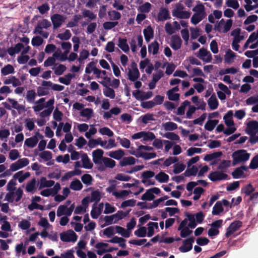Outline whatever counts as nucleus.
Masks as SVG:
<instances>
[{"mask_svg": "<svg viewBox=\"0 0 258 258\" xmlns=\"http://www.w3.org/2000/svg\"><path fill=\"white\" fill-rule=\"evenodd\" d=\"M136 162V159L134 157L132 156L126 157L120 160L119 165L121 167H124L134 165Z\"/></svg>", "mask_w": 258, "mask_h": 258, "instance_id": "obj_40", "label": "nucleus"}, {"mask_svg": "<svg viewBox=\"0 0 258 258\" xmlns=\"http://www.w3.org/2000/svg\"><path fill=\"white\" fill-rule=\"evenodd\" d=\"M222 155L221 152H216L211 154H206L204 160L210 162V165L214 166L218 164L221 161V157Z\"/></svg>", "mask_w": 258, "mask_h": 258, "instance_id": "obj_12", "label": "nucleus"}, {"mask_svg": "<svg viewBox=\"0 0 258 258\" xmlns=\"http://www.w3.org/2000/svg\"><path fill=\"white\" fill-rule=\"evenodd\" d=\"M182 40L179 36L173 35L171 37L170 45L173 49L178 50L180 48Z\"/></svg>", "mask_w": 258, "mask_h": 258, "instance_id": "obj_34", "label": "nucleus"}, {"mask_svg": "<svg viewBox=\"0 0 258 258\" xmlns=\"http://www.w3.org/2000/svg\"><path fill=\"white\" fill-rule=\"evenodd\" d=\"M154 176L155 179L160 183H166L169 179V175L163 171L160 172Z\"/></svg>", "mask_w": 258, "mask_h": 258, "instance_id": "obj_48", "label": "nucleus"}, {"mask_svg": "<svg viewBox=\"0 0 258 258\" xmlns=\"http://www.w3.org/2000/svg\"><path fill=\"white\" fill-rule=\"evenodd\" d=\"M205 190L201 187H197L194 189L193 191L192 192V194L194 195L192 199L195 201L198 200L202 194L204 193Z\"/></svg>", "mask_w": 258, "mask_h": 258, "instance_id": "obj_62", "label": "nucleus"}, {"mask_svg": "<svg viewBox=\"0 0 258 258\" xmlns=\"http://www.w3.org/2000/svg\"><path fill=\"white\" fill-rule=\"evenodd\" d=\"M43 138V136L37 132L34 136L26 139L24 144L29 148H33L36 146L39 141V139H42Z\"/></svg>", "mask_w": 258, "mask_h": 258, "instance_id": "obj_18", "label": "nucleus"}, {"mask_svg": "<svg viewBox=\"0 0 258 258\" xmlns=\"http://www.w3.org/2000/svg\"><path fill=\"white\" fill-rule=\"evenodd\" d=\"M15 73V69L11 64H7L1 69V73L4 76H7Z\"/></svg>", "mask_w": 258, "mask_h": 258, "instance_id": "obj_56", "label": "nucleus"}, {"mask_svg": "<svg viewBox=\"0 0 258 258\" xmlns=\"http://www.w3.org/2000/svg\"><path fill=\"white\" fill-rule=\"evenodd\" d=\"M102 164L106 168H113L116 165V162L114 160L108 157H104L102 161Z\"/></svg>", "mask_w": 258, "mask_h": 258, "instance_id": "obj_58", "label": "nucleus"}, {"mask_svg": "<svg viewBox=\"0 0 258 258\" xmlns=\"http://www.w3.org/2000/svg\"><path fill=\"white\" fill-rule=\"evenodd\" d=\"M131 154L138 157H142L145 160H149L151 159L154 158L156 157V153L155 152L152 153H145L141 152L140 154L136 153L135 152H131Z\"/></svg>", "mask_w": 258, "mask_h": 258, "instance_id": "obj_44", "label": "nucleus"}, {"mask_svg": "<svg viewBox=\"0 0 258 258\" xmlns=\"http://www.w3.org/2000/svg\"><path fill=\"white\" fill-rule=\"evenodd\" d=\"M10 135V130L5 127L0 128V140L6 142Z\"/></svg>", "mask_w": 258, "mask_h": 258, "instance_id": "obj_61", "label": "nucleus"}, {"mask_svg": "<svg viewBox=\"0 0 258 258\" xmlns=\"http://www.w3.org/2000/svg\"><path fill=\"white\" fill-rule=\"evenodd\" d=\"M204 217L205 215L202 212L189 215L188 216V220L189 221L188 226L191 228H195L197 225L196 222L201 223L203 221Z\"/></svg>", "mask_w": 258, "mask_h": 258, "instance_id": "obj_16", "label": "nucleus"}, {"mask_svg": "<svg viewBox=\"0 0 258 258\" xmlns=\"http://www.w3.org/2000/svg\"><path fill=\"white\" fill-rule=\"evenodd\" d=\"M98 145L105 150H110L117 146L115 141L113 139H109L108 141H106L99 137L97 139H90L88 143V146L91 148H94Z\"/></svg>", "mask_w": 258, "mask_h": 258, "instance_id": "obj_2", "label": "nucleus"}, {"mask_svg": "<svg viewBox=\"0 0 258 258\" xmlns=\"http://www.w3.org/2000/svg\"><path fill=\"white\" fill-rule=\"evenodd\" d=\"M29 164V160L26 158L19 159L17 161L13 163L10 166V170L12 172L16 171L24 168Z\"/></svg>", "mask_w": 258, "mask_h": 258, "instance_id": "obj_14", "label": "nucleus"}, {"mask_svg": "<svg viewBox=\"0 0 258 258\" xmlns=\"http://www.w3.org/2000/svg\"><path fill=\"white\" fill-rule=\"evenodd\" d=\"M81 158L82 163V167L88 169H91L93 167V164L89 158L87 154H81Z\"/></svg>", "mask_w": 258, "mask_h": 258, "instance_id": "obj_37", "label": "nucleus"}, {"mask_svg": "<svg viewBox=\"0 0 258 258\" xmlns=\"http://www.w3.org/2000/svg\"><path fill=\"white\" fill-rule=\"evenodd\" d=\"M66 17L55 14L51 16V20L53 24L54 29H56L61 27L62 24L65 22L66 20Z\"/></svg>", "mask_w": 258, "mask_h": 258, "instance_id": "obj_19", "label": "nucleus"}, {"mask_svg": "<svg viewBox=\"0 0 258 258\" xmlns=\"http://www.w3.org/2000/svg\"><path fill=\"white\" fill-rule=\"evenodd\" d=\"M104 207V204L100 203L99 204L97 207L94 208L91 212V217L93 219H96L101 213V210Z\"/></svg>", "mask_w": 258, "mask_h": 258, "instance_id": "obj_52", "label": "nucleus"}, {"mask_svg": "<svg viewBox=\"0 0 258 258\" xmlns=\"http://www.w3.org/2000/svg\"><path fill=\"white\" fill-rule=\"evenodd\" d=\"M197 56L205 62H210L212 57L211 53L207 49L202 48L197 53Z\"/></svg>", "mask_w": 258, "mask_h": 258, "instance_id": "obj_22", "label": "nucleus"}, {"mask_svg": "<svg viewBox=\"0 0 258 258\" xmlns=\"http://www.w3.org/2000/svg\"><path fill=\"white\" fill-rule=\"evenodd\" d=\"M77 235L72 230L62 232L60 235V238L64 242H75L77 240Z\"/></svg>", "mask_w": 258, "mask_h": 258, "instance_id": "obj_17", "label": "nucleus"}, {"mask_svg": "<svg viewBox=\"0 0 258 258\" xmlns=\"http://www.w3.org/2000/svg\"><path fill=\"white\" fill-rule=\"evenodd\" d=\"M118 46L124 52L129 51L130 47L125 38H119L118 40Z\"/></svg>", "mask_w": 258, "mask_h": 258, "instance_id": "obj_51", "label": "nucleus"}, {"mask_svg": "<svg viewBox=\"0 0 258 258\" xmlns=\"http://www.w3.org/2000/svg\"><path fill=\"white\" fill-rule=\"evenodd\" d=\"M55 185L53 180H47L45 177H41L39 181V188L41 189L45 187H51Z\"/></svg>", "mask_w": 258, "mask_h": 258, "instance_id": "obj_38", "label": "nucleus"}, {"mask_svg": "<svg viewBox=\"0 0 258 258\" xmlns=\"http://www.w3.org/2000/svg\"><path fill=\"white\" fill-rule=\"evenodd\" d=\"M208 104L211 110H215L218 108L219 102L215 95H213L209 98Z\"/></svg>", "mask_w": 258, "mask_h": 258, "instance_id": "obj_47", "label": "nucleus"}, {"mask_svg": "<svg viewBox=\"0 0 258 258\" xmlns=\"http://www.w3.org/2000/svg\"><path fill=\"white\" fill-rule=\"evenodd\" d=\"M115 233H118L124 237H129L130 236V231L119 226H115Z\"/></svg>", "mask_w": 258, "mask_h": 258, "instance_id": "obj_59", "label": "nucleus"}, {"mask_svg": "<svg viewBox=\"0 0 258 258\" xmlns=\"http://www.w3.org/2000/svg\"><path fill=\"white\" fill-rule=\"evenodd\" d=\"M233 164L236 165L248 161L250 158V154L244 150H238L232 154Z\"/></svg>", "mask_w": 258, "mask_h": 258, "instance_id": "obj_5", "label": "nucleus"}, {"mask_svg": "<svg viewBox=\"0 0 258 258\" xmlns=\"http://www.w3.org/2000/svg\"><path fill=\"white\" fill-rule=\"evenodd\" d=\"M104 151L101 149H97L94 150L92 153L93 161L95 164H101L103 157Z\"/></svg>", "mask_w": 258, "mask_h": 258, "instance_id": "obj_25", "label": "nucleus"}, {"mask_svg": "<svg viewBox=\"0 0 258 258\" xmlns=\"http://www.w3.org/2000/svg\"><path fill=\"white\" fill-rule=\"evenodd\" d=\"M140 69L142 72H145L147 74H151L153 70L154 67L152 63L148 59H145L140 62Z\"/></svg>", "mask_w": 258, "mask_h": 258, "instance_id": "obj_23", "label": "nucleus"}, {"mask_svg": "<svg viewBox=\"0 0 258 258\" xmlns=\"http://www.w3.org/2000/svg\"><path fill=\"white\" fill-rule=\"evenodd\" d=\"M227 176L226 174L219 171L213 172L208 176L209 179L213 181L226 179Z\"/></svg>", "mask_w": 258, "mask_h": 258, "instance_id": "obj_28", "label": "nucleus"}, {"mask_svg": "<svg viewBox=\"0 0 258 258\" xmlns=\"http://www.w3.org/2000/svg\"><path fill=\"white\" fill-rule=\"evenodd\" d=\"M23 47H24V45L19 43L16 44L14 47L10 48L8 50V52L10 55L13 56L16 53H19Z\"/></svg>", "mask_w": 258, "mask_h": 258, "instance_id": "obj_55", "label": "nucleus"}, {"mask_svg": "<svg viewBox=\"0 0 258 258\" xmlns=\"http://www.w3.org/2000/svg\"><path fill=\"white\" fill-rule=\"evenodd\" d=\"M234 115L232 110H229L224 116L223 119L227 128L224 131L225 134L229 135L233 134L236 130V127L233 120Z\"/></svg>", "mask_w": 258, "mask_h": 258, "instance_id": "obj_4", "label": "nucleus"}, {"mask_svg": "<svg viewBox=\"0 0 258 258\" xmlns=\"http://www.w3.org/2000/svg\"><path fill=\"white\" fill-rule=\"evenodd\" d=\"M90 202V198L86 197L82 201V204L78 206L74 211L75 214H82L86 211L88 204Z\"/></svg>", "mask_w": 258, "mask_h": 258, "instance_id": "obj_26", "label": "nucleus"}, {"mask_svg": "<svg viewBox=\"0 0 258 258\" xmlns=\"http://www.w3.org/2000/svg\"><path fill=\"white\" fill-rule=\"evenodd\" d=\"M255 49L258 48V40L256 37L255 33H252L247 40L246 42L243 46L244 49Z\"/></svg>", "mask_w": 258, "mask_h": 258, "instance_id": "obj_20", "label": "nucleus"}, {"mask_svg": "<svg viewBox=\"0 0 258 258\" xmlns=\"http://www.w3.org/2000/svg\"><path fill=\"white\" fill-rule=\"evenodd\" d=\"M247 105H253L252 111L254 112H258V95L249 97L245 101Z\"/></svg>", "mask_w": 258, "mask_h": 258, "instance_id": "obj_31", "label": "nucleus"}, {"mask_svg": "<svg viewBox=\"0 0 258 258\" xmlns=\"http://www.w3.org/2000/svg\"><path fill=\"white\" fill-rule=\"evenodd\" d=\"M151 5L148 2H146L143 5L140 6L138 8V10L140 13H149L151 9Z\"/></svg>", "mask_w": 258, "mask_h": 258, "instance_id": "obj_63", "label": "nucleus"}, {"mask_svg": "<svg viewBox=\"0 0 258 258\" xmlns=\"http://www.w3.org/2000/svg\"><path fill=\"white\" fill-rule=\"evenodd\" d=\"M178 86H176L167 92V96L170 100L178 101L179 99V94L177 93L179 91Z\"/></svg>", "mask_w": 258, "mask_h": 258, "instance_id": "obj_33", "label": "nucleus"}, {"mask_svg": "<svg viewBox=\"0 0 258 258\" xmlns=\"http://www.w3.org/2000/svg\"><path fill=\"white\" fill-rule=\"evenodd\" d=\"M67 52L62 53L60 49H57L53 53V55L56 60L64 61L68 58Z\"/></svg>", "mask_w": 258, "mask_h": 258, "instance_id": "obj_50", "label": "nucleus"}, {"mask_svg": "<svg viewBox=\"0 0 258 258\" xmlns=\"http://www.w3.org/2000/svg\"><path fill=\"white\" fill-rule=\"evenodd\" d=\"M127 75L131 81H135L139 78L140 74L135 62H133L128 68Z\"/></svg>", "mask_w": 258, "mask_h": 258, "instance_id": "obj_15", "label": "nucleus"}, {"mask_svg": "<svg viewBox=\"0 0 258 258\" xmlns=\"http://www.w3.org/2000/svg\"><path fill=\"white\" fill-rule=\"evenodd\" d=\"M51 26L50 22L46 19H43L39 21L38 23L37 26L35 27L34 32L35 33H41V30L43 29H47Z\"/></svg>", "mask_w": 258, "mask_h": 258, "instance_id": "obj_32", "label": "nucleus"}, {"mask_svg": "<svg viewBox=\"0 0 258 258\" xmlns=\"http://www.w3.org/2000/svg\"><path fill=\"white\" fill-rule=\"evenodd\" d=\"M242 226V222L240 221H235L232 222L227 228L225 236L229 237L234 232L237 231Z\"/></svg>", "mask_w": 258, "mask_h": 258, "instance_id": "obj_24", "label": "nucleus"}, {"mask_svg": "<svg viewBox=\"0 0 258 258\" xmlns=\"http://www.w3.org/2000/svg\"><path fill=\"white\" fill-rule=\"evenodd\" d=\"M7 101L11 104L12 108L16 109L19 113L20 114L25 112L26 109L25 106L22 104H20L16 100L8 98Z\"/></svg>", "mask_w": 258, "mask_h": 258, "instance_id": "obj_30", "label": "nucleus"}, {"mask_svg": "<svg viewBox=\"0 0 258 258\" xmlns=\"http://www.w3.org/2000/svg\"><path fill=\"white\" fill-rule=\"evenodd\" d=\"M194 242L193 238H188L183 241V245L179 247V250L182 252L189 251L192 249V243Z\"/></svg>", "mask_w": 258, "mask_h": 258, "instance_id": "obj_35", "label": "nucleus"}, {"mask_svg": "<svg viewBox=\"0 0 258 258\" xmlns=\"http://www.w3.org/2000/svg\"><path fill=\"white\" fill-rule=\"evenodd\" d=\"M60 188V184L57 182L53 187L42 190L40 192V195L44 197L54 196L58 193Z\"/></svg>", "mask_w": 258, "mask_h": 258, "instance_id": "obj_21", "label": "nucleus"}, {"mask_svg": "<svg viewBox=\"0 0 258 258\" xmlns=\"http://www.w3.org/2000/svg\"><path fill=\"white\" fill-rule=\"evenodd\" d=\"M4 83L5 85L12 84L13 86L15 87L20 86L22 84L21 81L15 76H11L7 78L5 80Z\"/></svg>", "mask_w": 258, "mask_h": 258, "instance_id": "obj_42", "label": "nucleus"}, {"mask_svg": "<svg viewBox=\"0 0 258 258\" xmlns=\"http://www.w3.org/2000/svg\"><path fill=\"white\" fill-rule=\"evenodd\" d=\"M155 173L152 171H145L141 174L142 182L146 186L153 185L155 184V180L153 178Z\"/></svg>", "mask_w": 258, "mask_h": 258, "instance_id": "obj_10", "label": "nucleus"}, {"mask_svg": "<svg viewBox=\"0 0 258 258\" xmlns=\"http://www.w3.org/2000/svg\"><path fill=\"white\" fill-rule=\"evenodd\" d=\"M80 114L82 117H85L87 119H89L93 116L94 111L91 108H84L80 112Z\"/></svg>", "mask_w": 258, "mask_h": 258, "instance_id": "obj_54", "label": "nucleus"}, {"mask_svg": "<svg viewBox=\"0 0 258 258\" xmlns=\"http://www.w3.org/2000/svg\"><path fill=\"white\" fill-rule=\"evenodd\" d=\"M188 227V226H187V220H184L181 222L178 228V230L180 231L181 237H186L191 234V231L189 229Z\"/></svg>", "mask_w": 258, "mask_h": 258, "instance_id": "obj_27", "label": "nucleus"}, {"mask_svg": "<svg viewBox=\"0 0 258 258\" xmlns=\"http://www.w3.org/2000/svg\"><path fill=\"white\" fill-rule=\"evenodd\" d=\"M156 138L155 135L151 132L141 131L133 134L131 136L132 140L141 139L144 143L151 142Z\"/></svg>", "mask_w": 258, "mask_h": 258, "instance_id": "obj_7", "label": "nucleus"}, {"mask_svg": "<svg viewBox=\"0 0 258 258\" xmlns=\"http://www.w3.org/2000/svg\"><path fill=\"white\" fill-rule=\"evenodd\" d=\"M232 25V21L231 19L225 20L222 19L216 24L215 29L220 32L225 33L230 29Z\"/></svg>", "mask_w": 258, "mask_h": 258, "instance_id": "obj_11", "label": "nucleus"}, {"mask_svg": "<svg viewBox=\"0 0 258 258\" xmlns=\"http://www.w3.org/2000/svg\"><path fill=\"white\" fill-rule=\"evenodd\" d=\"M30 176V173L29 172L21 170L16 173L13 176V178L15 180H18L20 183H22Z\"/></svg>", "mask_w": 258, "mask_h": 258, "instance_id": "obj_36", "label": "nucleus"}, {"mask_svg": "<svg viewBox=\"0 0 258 258\" xmlns=\"http://www.w3.org/2000/svg\"><path fill=\"white\" fill-rule=\"evenodd\" d=\"M183 5L180 3H178L175 5L172 13L173 17L179 19H188L190 16V12L184 11Z\"/></svg>", "mask_w": 258, "mask_h": 258, "instance_id": "obj_6", "label": "nucleus"}, {"mask_svg": "<svg viewBox=\"0 0 258 258\" xmlns=\"http://www.w3.org/2000/svg\"><path fill=\"white\" fill-rule=\"evenodd\" d=\"M23 190L21 188H18L15 191H10L5 196V200L10 203L18 202L22 197Z\"/></svg>", "mask_w": 258, "mask_h": 258, "instance_id": "obj_9", "label": "nucleus"}, {"mask_svg": "<svg viewBox=\"0 0 258 258\" xmlns=\"http://www.w3.org/2000/svg\"><path fill=\"white\" fill-rule=\"evenodd\" d=\"M15 250L16 256L18 257H19L21 254H25L26 253L25 246L22 242L16 246Z\"/></svg>", "mask_w": 258, "mask_h": 258, "instance_id": "obj_64", "label": "nucleus"}, {"mask_svg": "<svg viewBox=\"0 0 258 258\" xmlns=\"http://www.w3.org/2000/svg\"><path fill=\"white\" fill-rule=\"evenodd\" d=\"M31 226V219H22L18 223V227L22 230H28Z\"/></svg>", "mask_w": 258, "mask_h": 258, "instance_id": "obj_43", "label": "nucleus"}, {"mask_svg": "<svg viewBox=\"0 0 258 258\" xmlns=\"http://www.w3.org/2000/svg\"><path fill=\"white\" fill-rule=\"evenodd\" d=\"M99 83L106 87L103 90L104 95L111 99H114L115 97L114 90L110 87H107V83L105 81H99Z\"/></svg>", "mask_w": 258, "mask_h": 258, "instance_id": "obj_29", "label": "nucleus"}, {"mask_svg": "<svg viewBox=\"0 0 258 258\" xmlns=\"http://www.w3.org/2000/svg\"><path fill=\"white\" fill-rule=\"evenodd\" d=\"M169 12L167 9L162 8L158 15V19L159 21H165L169 18Z\"/></svg>", "mask_w": 258, "mask_h": 258, "instance_id": "obj_49", "label": "nucleus"}, {"mask_svg": "<svg viewBox=\"0 0 258 258\" xmlns=\"http://www.w3.org/2000/svg\"><path fill=\"white\" fill-rule=\"evenodd\" d=\"M109 157L116 160H121L124 156L125 153L123 150L118 149L115 151H112L107 153Z\"/></svg>", "mask_w": 258, "mask_h": 258, "instance_id": "obj_39", "label": "nucleus"}, {"mask_svg": "<svg viewBox=\"0 0 258 258\" xmlns=\"http://www.w3.org/2000/svg\"><path fill=\"white\" fill-rule=\"evenodd\" d=\"M236 57V54L230 49H228L224 55L225 62L231 64L234 62Z\"/></svg>", "mask_w": 258, "mask_h": 258, "instance_id": "obj_46", "label": "nucleus"}, {"mask_svg": "<svg viewBox=\"0 0 258 258\" xmlns=\"http://www.w3.org/2000/svg\"><path fill=\"white\" fill-rule=\"evenodd\" d=\"M54 98L50 99L46 103L45 102V99L41 98L34 102L32 108L35 112L37 113L46 108L45 109L38 114L39 117L44 118L49 116L52 113L54 108Z\"/></svg>", "mask_w": 258, "mask_h": 258, "instance_id": "obj_1", "label": "nucleus"}, {"mask_svg": "<svg viewBox=\"0 0 258 258\" xmlns=\"http://www.w3.org/2000/svg\"><path fill=\"white\" fill-rule=\"evenodd\" d=\"M96 248L95 251L97 254L101 255L106 252H110L113 250H116L117 248L110 247L107 243L98 242L94 245Z\"/></svg>", "mask_w": 258, "mask_h": 258, "instance_id": "obj_8", "label": "nucleus"}, {"mask_svg": "<svg viewBox=\"0 0 258 258\" xmlns=\"http://www.w3.org/2000/svg\"><path fill=\"white\" fill-rule=\"evenodd\" d=\"M258 130V122L250 121L247 123V132L250 137Z\"/></svg>", "mask_w": 258, "mask_h": 258, "instance_id": "obj_41", "label": "nucleus"}, {"mask_svg": "<svg viewBox=\"0 0 258 258\" xmlns=\"http://www.w3.org/2000/svg\"><path fill=\"white\" fill-rule=\"evenodd\" d=\"M75 208L74 204H72L70 207L67 205H61L58 206L56 211V215L57 217L62 216H70Z\"/></svg>", "mask_w": 258, "mask_h": 258, "instance_id": "obj_13", "label": "nucleus"}, {"mask_svg": "<svg viewBox=\"0 0 258 258\" xmlns=\"http://www.w3.org/2000/svg\"><path fill=\"white\" fill-rule=\"evenodd\" d=\"M25 126L29 131H33L35 127V120L34 118H28L25 119Z\"/></svg>", "mask_w": 258, "mask_h": 258, "instance_id": "obj_60", "label": "nucleus"}, {"mask_svg": "<svg viewBox=\"0 0 258 258\" xmlns=\"http://www.w3.org/2000/svg\"><path fill=\"white\" fill-rule=\"evenodd\" d=\"M158 223L150 222L148 224V228L147 229V235L148 237L152 236L155 232V230L158 229Z\"/></svg>", "mask_w": 258, "mask_h": 258, "instance_id": "obj_45", "label": "nucleus"}, {"mask_svg": "<svg viewBox=\"0 0 258 258\" xmlns=\"http://www.w3.org/2000/svg\"><path fill=\"white\" fill-rule=\"evenodd\" d=\"M159 48V44L156 41H154L148 45V51L153 54L158 53Z\"/></svg>", "mask_w": 258, "mask_h": 258, "instance_id": "obj_57", "label": "nucleus"}, {"mask_svg": "<svg viewBox=\"0 0 258 258\" xmlns=\"http://www.w3.org/2000/svg\"><path fill=\"white\" fill-rule=\"evenodd\" d=\"M192 11L194 14L191 18L190 21L194 25H197L206 17L205 7L203 4L199 2L194 7Z\"/></svg>", "mask_w": 258, "mask_h": 258, "instance_id": "obj_3", "label": "nucleus"}, {"mask_svg": "<svg viewBox=\"0 0 258 258\" xmlns=\"http://www.w3.org/2000/svg\"><path fill=\"white\" fill-rule=\"evenodd\" d=\"M144 37L147 42L150 41L153 38L154 31L151 26H148L143 31Z\"/></svg>", "mask_w": 258, "mask_h": 258, "instance_id": "obj_53", "label": "nucleus"}]
</instances>
